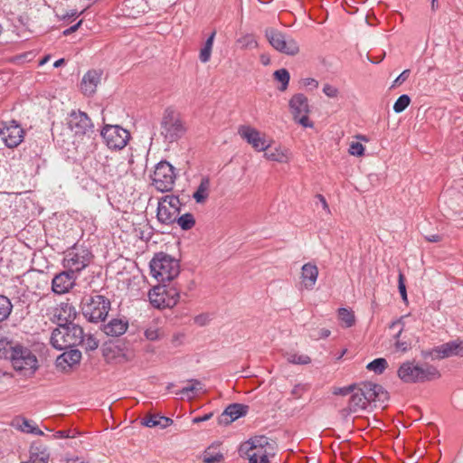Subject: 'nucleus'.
<instances>
[{"instance_id": "obj_17", "label": "nucleus", "mask_w": 463, "mask_h": 463, "mask_svg": "<svg viewBox=\"0 0 463 463\" xmlns=\"http://www.w3.org/2000/svg\"><path fill=\"white\" fill-rule=\"evenodd\" d=\"M68 125L75 136L90 137L94 133L93 124L85 112L73 111L70 114Z\"/></svg>"}, {"instance_id": "obj_11", "label": "nucleus", "mask_w": 463, "mask_h": 463, "mask_svg": "<svg viewBox=\"0 0 463 463\" xmlns=\"http://www.w3.org/2000/svg\"><path fill=\"white\" fill-rule=\"evenodd\" d=\"M175 179L174 167L168 162L161 161L156 165L152 181L157 191L164 193L172 190Z\"/></svg>"}, {"instance_id": "obj_32", "label": "nucleus", "mask_w": 463, "mask_h": 463, "mask_svg": "<svg viewBox=\"0 0 463 463\" xmlns=\"http://www.w3.org/2000/svg\"><path fill=\"white\" fill-rule=\"evenodd\" d=\"M210 179L208 177H203L200 184L193 194V198L197 203H204L210 194Z\"/></svg>"}, {"instance_id": "obj_50", "label": "nucleus", "mask_w": 463, "mask_h": 463, "mask_svg": "<svg viewBox=\"0 0 463 463\" xmlns=\"http://www.w3.org/2000/svg\"><path fill=\"white\" fill-rule=\"evenodd\" d=\"M355 387H356L355 385H349L346 387L337 388L333 392V393L335 395L345 396V395L353 392L354 391Z\"/></svg>"}, {"instance_id": "obj_44", "label": "nucleus", "mask_w": 463, "mask_h": 463, "mask_svg": "<svg viewBox=\"0 0 463 463\" xmlns=\"http://www.w3.org/2000/svg\"><path fill=\"white\" fill-rule=\"evenodd\" d=\"M80 345H82L88 351H93L98 348L99 342L95 337L91 335H84L83 342L80 343Z\"/></svg>"}, {"instance_id": "obj_16", "label": "nucleus", "mask_w": 463, "mask_h": 463, "mask_svg": "<svg viewBox=\"0 0 463 463\" xmlns=\"http://www.w3.org/2000/svg\"><path fill=\"white\" fill-rule=\"evenodd\" d=\"M238 134L256 151H266L270 147V142L266 139L265 134L250 125H241L238 128Z\"/></svg>"}, {"instance_id": "obj_31", "label": "nucleus", "mask_w": 463, "mask_h": 463, "mask_svg": "<svg viewBox=\"0 0 463 463\" xmlns=\"http://www.w3.org/2000/svg\"><path fill=\"white\" fill-rule=\"evenodd\" d=\"M455 346L453 341L444 343L440 345L435 346L430 352L433 359H444L455 356Z\"/></svg>"}, {"instance_id": "obj_23", "label": "nucleus", "mask_w": 463, "mask_h": 463, "mask_svg": "<svg viewBox=\"0 0 463 463\" xmlns=\"http://www.w3.org/2000/svg\"><path fill=\"white\" fill-rule=\"evenodd\" d=\"M101 73L97 71H89L83 76L80 83L81 90L86 96H91L96 92L100 82Z\"/></svg>"}, {"instance_id": "obj_62", "label": "nucleus", "mask_w": 463, "mask_h": 463, "mask_svg": "<svg viewBox=\"0 0 463 463\" xmlns=\"http://www.w3.org/2000/svg\"><path fill=\"white\" fill-rule=\"evenodd\" d=\"M70 463H88V462L82 458H76L71 459Z\"/></svg>"}, {"instance_id": "obj_22", "label": "nucleus", "mask_w": 463, "mask_h": 463, "mask_svg": "<svg viewBox=\"0 0 463 463\" xmlns=\"http://www.w3.org/2000/svg\"><path fill=\"white\" fill-rule=\"evenodd\" d=\"M318 277V269L313 263H306L301 268V284L305 289L311 290L314 288Z\"/></svg>"}, {"instance_id": "obj_6", "label": "nucleus", "mask_w": 463, "mask_h": 463, "mask_svg": "<svg viewBox=\"0 0 463 463\" xmlns=\"http://www.w3.org/2000/svg\"><path fill=\"white\" fill-rule=\"evenodd\" d=\"M91 251L83 245H74L68 250L63 259V266L76 275L92 261Z\"/></svg>"}, {"instance_id": "obj_39", "label": "nucleus", "mask_w": 463, "mask_h": 463, "mask_svg": "<svg viewBox=\"0 0 463 463\" xmlns=\"http://www.w3.org/2000/svg\"><path fill=\"white\" fill-rule=\"evenodd\" d=\"M287 361L293 364H308L311 359L308 355L297 353H287L285 354Z\"/></svg>"}, {"instance_id": "obj_12", "label": "nucleus", "mask_w": 463, "mask_h": 463, "mask_svg": "<svg viewBox=\"0 0 463 463\" xmlns=\"http://www.w3.org/2000/svg\"><path fill=\"white\" fill-rule=\"evenodd\" d=\"M181 203L177 196L165 195L158 203L156 217L164 224L175 222L180 213Z\"/></svg>"}, {"instance_id": "obj_36", "label": "nucleus", "mask_w": 463, "mask_h": 463, "mask_svg": "<svg viewBox=\"0 0 463 463\" xmlns=\"http://www.w3.org/2000/svg\"><path fill=\"white\" fill-rule=\"evenodd\" d=\"M18 344H14L6 339L0 340V358L12 360V357L14 354V351H16V347H18Z\"/></svg>"}, {"instance_id": "obj_26", "label": "nucleus", "mask_w": 463, "mask_h": 463, "mask_svg": "<svg viewBox=\"0 0 463 463\" xmlns=\"http://www.w3.org/2000/svg\"><path fill=\"white\" fill-rule=\"evenodd\" d=\"M12 425L24 433L33 434L36 436H43V432L35 425V423L24 417H16L14 419Z\"/></svg>"}, {"instance_id": "obj_15", "label": "nucleus", "mask_w": 463, "mask_h": 463, "mask_svg": "<svg viewBox=\"0 0 463 463\" xmlns=\"http://www.w3.org/2000/svg\"><path fill=\"white\" fill-rule=\"evenodd\" d=\"M24 131L15 120L0 123V137L8 147H16L24 140Z\"/></svg>"}, {"instance_id": "obj_14", "label": "nucleus", "mask_w": 463, "mask_h": 463, "mask_svg": "<svg viewBox=\"0 0 463 463\" xmlns=\"http://www.w3.org/2000/svg\"><path fill=\"white\" fill-rule=\"evenodd\" d=\"M289 109L296 122L304 128H313L308 118L309 105L307 98L301 93L295 94L289 100Z\"/></svg>"}, {"instance_id": "obj_41", "label": "nucleus", "mask_w": 463, "mask_h": 463, "mask_svg": "<svg viewBox=\"0 0 463 463\" xmlns=\"http://www.w3.org/2000/svg\"><path fill=\"white\" fill-rule=\"evenodd\" d=\"M388 363L384 358H376L370 362L366 368L375 373L381 374L386 369Z\"/></svg>"}, {"instance_id": "obj_57", "label": "nucleus", "mask_w": 463, "mask_h": 463, "mask_svg": "<svg viewBox=\"0 0 463 463\" xmlns=\"http://www.w3.org/2000/svg\"><path fill=\"white\" fill-rule=\"evenodd\" d=\"M212 416H213V413H207V414H204L203 416L195 417V418H194L193 422L194 423L203 422V421L210 420L212 418Z\"/></svg>"}, {"instance_id": "obj_60", "label": "nucleus", "mask_w": 463, "mask_h": 463, "mask_svg": "<svg viewBox=\"0 0 463 463\" xmlns=\"http://www.w3.org/2000/svg\"><path fill=\"white\" fill-rule=\"evenodd\" d=\"M426 240L430 242H438L441 240V236L439 234H432L426 236Z\"/></svg>"}, {"instance_id": "obj_63", "label": "nucleus", "mask_w": 463, "mask_h": 463, "mask_svg": "<svg viewBox=\"0 0 463 463\" xmlns=\"http://www.w3.org/2000/svg\"><path fill=\"white\" fill-rule=\"evenodd\" d=\"M64 63V59H59L53 63V67L58 68Z\"/></svg>"}, {"instance_id": "obj_48", "label": "nucleus", "mask_w": 463, "mask_h": 463, "mask_svg": "<svg viewBox=\"0 0 463 463\" xmlns=\"http://www.w3.org/2000/svg\"><path fill=\"white\" fill-rule=\"evenodd\" d=\"M323 92L325 93L326 96H327L328 98H335L337 97L338 95V90L337 88L330 85V84H326L324 87H323Z\"/></svg>"}, {"instance_id": "obj_20", "label": "nucleus", "mask_w": 463, "mask_h": 463, "mask_svg": "<svg viewBox=\"0 0 463 463\" xmlns=\"http://www.w3.org/2000/svg\"><path fill=\"white\" fill-rule=\"evenodd\" d=\"M249 411V406L241 403L230 404L223 412L218 417L220 425H228L239 418L245 416Z\"/></svg>"}, {"instance_id": "obj_43", "label": "nucleus", "mask_w": 463, "mask_h": 463, "mask_svg": "<svg viewBox=\"0 0 463 463\" xmlns=\"http://www.w3.org/2000/svg\"><path fill=\"white\" fill-rule=\"evenodd\" d=\"M411 99L408 95H401L394 102L393 110L396 113H401L410 105Z\"/></svg>"}, {"instance_id": "obj_51", "label": "nucleus", "mask_w": 463, "mask_h": 463, "mask_svg": "<svg viewBox=\"0 0 463 463\" xmlns=\"http://www.w3.org/2000/svg\"><path fill=\"white\" fill-rule=\"evenodd\" d=\"M455 346V356L463 357V340H453Z\"/></svg>"}, {"instance_id": "obj_47", "label": "nucleus", "mask_w": 463, "mask_h": 463, "mask_svg": "<svg viewBox=\"0 0 463 463\" xmlns=\"http://www.w3.org/2000/svg\"><path fill=\"white\" fill-rule=\"evenodd\" d=\"M398 288H399V292L402 298V299L404 301H407V292H406V287H405V283H404V277L402 275V273H399V278H398Z\"/></svg>"}, {"instance_id": "obj_53", "label": "nucleus", "mask_w": 463, "mask_h": 463, "mask_svg": "<svg viewBox=\"0 0 463 463\" xmlns=\"http://www.w3.org/2000/svg\"><path fill=\"white\" fill-rule=\"evenodd\" d=\"M316 198L319 201V203H321L323 209L327 213H330V208L328 206V203L325 198L324 195L322 194H317L316 195Z\"/></svg>"}, {"instance_id": "obj_58", "label": "nucleus", "mask_w": 463, "mask_h": 463, "mask_svg": "<svg viewBox=\"0 0 463 463\" xmlns=\"http://www.w3.org/2000/svg\"><path fill=\"white\" fill-rule=\"evenodd\" d=\"M409 345L407 342L396 341L395 347L397 350H401L402 352L407 351Z\"/></svg>"}, {"instance_id": "obj_19", "label": "nucleus", "mask_w": 463, "mask_h": 463, "mask_svg": "<svg viewBox=\"0 0 463 463\" xmlns=\"http://www.w3.org/2000/svg\"><path fill=\"white\" fill-rule=\"evenodd\" d=\"M76 275L70 270L62 271L52 279V289L55 294L67 293L75 285Z\"/></svg>"}, {"instance_id": "obj_54", "label": "nucleus", "mask_w": 463, "mask_h": 463, "mask_svg": "<svg viewBox=\"0 0 463 463\" xmlns=\"http://www.w3.org/2000/svg\"><path fill=\"white\" fill-rule=\"evenodd\" d=\"M33 463H48V456L44 453L37 455L35 458H33Z\"/></svg>"}, {"instance_id": "obj_49", "label": "nucleus", "mask_w": 463, "mask_h": 463, "mask_svg": "<svg viewBox=\"0 0 463 463\" xmlns=\"http://www.w3.org/2000/svg\"><path fill=\"white\" fill-rule=\"evenodd\" d=\"M307 391V386L305 384H297L291 391V394L294 398L298 399L302 396V394Z\"/></svg>"}, {"instance_id": "obj_24", "label": "nucleus", "mask_w": 463, "mask_h": 463, "mask_svg": "<svg viewBox=\"0 0 463 463\" xmlns=\"http://www.w3.org/2000/svg\"><path fill=\"white\" fill-rule=\"evenodd\" d=\"M203 463H223L224 452L221 443H213L208 446L202 455Z\"/></svg>"}, {"instance_id": "obj_45", "label": "nucleus", "mask_w": 463, "mask_h": 463, "mask_svg": "<svg viewBox=\"0 0 463 463\" xmlns=\"http://www.w3.org/2000/svg\"><path fill=\"white\" fill-rule=\"evenodd\" d=\"M146 338L150 341H156L159 339L160 334L156 326H149L145 330L144 333Z\"/></svg>"}, {"instance_id": "obj_4", "label": "nucleus", "mask_w": 463, "mask_h": 463, "mask_svg": "<svg viewBox=\"0 0 463 463\" xmlns=\"http://www.w3.org/2000/svg\"><path fill=\"white\" fill-rule=\"evenodd\" d=\"M80 305L85 318L93 323L104 321L110 310L109 299L101 295H85Z\"/></svg>"}, {"instance_id": "obj_33", "label": "nucleus", "mask_w": 463, "mask_h": 463, "mask_svg": "<svg viewBox=\"0 0 463 463\" xmlns=\"http://www.w3.org/2000/svg\"><path fill=\"white\" fill-rule=\"evenodd\" d=\"M264 157L270 161L286 163L288 161V150L282 146H277L269 150L267 149Z\"/></svg>"}, {"instance_id": "obj_3", "label": "nucleus", "mask_w": 463, "mask_h": 463, "mask_svg": "<svg viewBox=\"0 0 463 463\" xmlns=\"http://www.w3.org/2000/svg\"><path fill=\"white\" fill-rule=\"evenodd\" d=\"M149 266L152 276L159 282L171 281L180 272L178 260L164 252L156 253Z\"/></svg>"}, {"instance_id": "obj_37", "label": "nucleus", "mask_w": 463, "mask_h": 463, "mask_svg": "<svg viewBox=\"0 0 463 463\" xmlns=\"http://www.w3.org/2000/svg\"><path fill=\"white\" fill-rule=\"evenodd\" d=\"M338 318L345 327H351L354 325L355 317L352 310L341 307L338 309Z\"/></svg>"}, {"instance_id": "obj_18", "label": "nucleus", "mask_w": 463, "mask_h": 463, "mask_svg": "<svg viewBox=\"0 0 463 463\" xmlns=\"http://www.w3.org/2000/svg\"><path fill=\"white\" fill-rule=\"evenodd\" d=\"M51 313L52 320L56 322L58 326H66L71 323L77 314L75 307L68 302H61L53 307Z\"/></svg>"}, {"instance_id": "obj_5", "label": "nucleus", "mask_w": 463, "mask_h": 463, "mask_svg": "<svg viewBox=\"0 0 463 463\" xmlns=\"http://www.w3.org/2000/svg\"><path fill=\"white\" fill-rule=\"evenodd\" d=\"M268 445V438L255 437L240 445L239 454L241 458H246L249 463H269Z\"/></svg>"}, {"instance_id": "obj_28", "label": "nucleus", "mask_w": 463, "mask_h": 463, "mask_svg": "<svg viewBox=\"0 0 463 463\" xmlns=\"http://www.w3.org/2000/svg\"><path fill=\"white\" fill-rule=\"evenodd\" d=\"M173 422L172 419L158 414H148L141 420L142 425L148 428L159 427L160 429H165L172 425Z\"/></svg>"}, {"instance_id": "obj_55", "label": "nucleus", "mask_w": 463, "mask_h": 463, "mask_svg": "<svg viewBox=\"0 0 463 463\" xmlns=\"http://www.w3.org/2000/svg\"><path fill=\"white\" fill-rule=\"evenodd\" d=\"M304 85L311 88H317L318 81L315 79L307 78L304 80Z\"/></svg>"}, {"instance_id": "obj_9", "label": "nucleus", "mask_w": 463, "mask_h": 463, "mask_svg": "<svg viewBox=\"0 0 463 463\" xmlns=\"http://www.w3.org/2000/svg\"><path fill=\"white\" fill-rule=\"evenodd\" d=\"M265 36L270 45L281 53L294 56L299 52L298 42L294 38L287 36L278 30L272 28L267 29Z\"/></svg>"}, {"instance_id": "obj_38", "label": "nucleus", "mask_w": 463, "mask_h": 463, "mask_svg": "<svg viewBox=\"0 0 463 463\" xmlns=\"http://www.w3.org/2000/svg\"><path fill=\"white\" fill-rule=\"evenodd\" d=\"M13 309V305L10 299L3 295H0V322L8 318Z\"/></svg>"}, {"instance_id": "obj_10", "label": "nucleus", "mask_w": 463, "mask_h": 463, "mask_svg": "<svg viewBox=\"0 0 463 463\" xmlns=\"http://www.w3.org/2000/svg\"><path fill=\"white\" fill-rule=\"evenodd\" d=\"M185 132L180 116L174 110L166 109L161 122V134L169 142L179 139Z\"/></svg>"}, {"instance_id": "obj_61", "label": "nucleus", "mask_w": 463, "mask_h": 463, "mask_svg": "<svg viewBox=\"0 0 463 463\" xmlns=\"http://www.w3.org/2000/svg\"><path fill=\"white\" fill-rule=\"evenodd\" d=\"M329 335H330V331L328 329L323 328L319 332V336L322 338H326V337L329 336Z\"/></svg>"}, {"instance_id": "obj_46", "label": "nucleus", "mask_w": 463, "mask_h": 463, "mask_svg": "<svg viewBox=\"0 0 463 463\" xmlns=\"http://www.w3.org/2000/svg\"><path fill=\"white\" fill-rule=\"evenodd\" d=\"M349 153L353 156H363L364 153V146L359 142H353L350 145Z\"/></svg>"}, {"instance_id": "obj_21", "label": "nucleus", "mask_w": 463, "mask_h": 463, "mask_svg": "<svg viewBox=\"0 0 463 463\" xmlns=\"http://www.w3.org/2000/svg\"><path fill=\"white\" fill-rule=\"evenodd\" d=\"M81 359V353L77 349H71L60 354L56 359V367L62 372H68L73 365L78 364Z\"/></svg>"}, {"instance_id": "obj_13", "label": "nucleus", "mask_w": 463, "mask_h": 463, "mask_svg": "<svg viewBox=\"0 0 463 463\" xmlns=\"http://www.w3.org/2000/svg\"><path fill=\"white\" fill-rule=\"evenodd\" d=\"M149 301L156 308L173 307L179 298L175 288L167 289L165 286L154 287L148 293Z\"/></svg>"}, {"instance_id": "obj_30", "label": "nucleus", "mask_w": 463, "mask_h": 463, "mask_svg": "<svg viewBox=\"0 0 463 463\" xmlns=\"http://www.w3.org/2000/svg\"><path fill=\"white\" fill-rule=\"evenodd\" d=\"M188 383L190 384L178 391L176 395H180L181 398L186 397L190 400L203 392V384L199 380L190 379Z\"/></svg>"}, {"instance_id": "obj_59", "label": "nucleus", "mask_w": 463, "mask_h": 463, "mask_svg": "<svg viewBox=\"0 0 463 463\" xmlns=\"http://www.w3.org/2000/svg\"><path fill=\"white\" fill-rule=\"evenodd\" d=\"M55 438L57 439H66V438H70V434H69V431L67 430H59V431H56V433L54 434Z\"/></svg>"}, {"instance_id": "obj_29", "label": "nucleus", "mask_w": 463, "mask_h": 463, "mask_svg": "<svg viewBox=\"0 0 463 463\" xmlns=\"http://www.w3.org/2000/svg\"><path fill=\"white\" fill-rule=\"evenodd\" d=\"M67 332V338L69 339V344L71 346L80 345L81 342H83L84 332L83 329L73 323H70L65 326Z\"/></svg>"}, {"instance_id": "obj_7", "label": "nucleus", "mask_w": 463, "mask_h": 463, "mask_svg": "<svg viewBox=\"0 0 463 463\" xmlns=\"http://www.w3.org/2000/svg\"><path fill=\"white\" fill-rule=\"evenodd\" d=\"M14 352L11 360L14 369L24 376L32 375L38 368L36 355L29 348L21 345Z\"/></svg>"}, {"instance_id": "obj_42", "label": "nucleus", "mask_w": 463, "mask_h": 463, "mask_svg": "<svg viewBox=\"0 0 463 463\" xmlns=\"http://www.w3.org/2000/svg\"><path fill=\"white\" fill-rule=\"evenodd\" d=\"M274 78L281 83L279 90L284 91L287 90L290 75L286 69H279L274 72Z\"/></svg>"}, {"instance_id": "obj_52", "label": "nucleus", "mask_w": 463, "mask_h": 463, "mask_svg": "<svg viewBox=\"0 0 463 463\" xmlns=\"http://www.w3.org/2000/svg\"><path fill=\"white\" fill-rule=\"evenodd\" d=\"M410 75V70H404L393 81L392 87L403 83Z\"/></svg>"}, {"instance_id": "obj_25", "label": "nucleus", "mask_w": 463, "mask_h": 463, "mask_svg": "<svg viewBox=\"0 0 463 463\" xmlns=\"http://www.w3.org/2000/svg\"><path fill=\"white\" fill-rule=\"evenodd\" d=\"M66 336L67 332L65 326H59V327L52 331L50 343L57 350L66 349L71 347L69 339Z\"/></svg>"}, {"instance_id": "obj_27", "label": "nucleus", "mask_w": 463, "mask_h": 463, "mask_svg": "<svg viewBox=\"0 0 463 463\" xmlns=\"http://www.w3.org/2000/svg\"><path fill=\"white\" fill-rule=\"evenodd\" d=\"M128 327L127 320L122 318L111 319L108 324L104 326V333L110 336H119L123 335Z\"/></svg>"}, {"instance_id": "obj_35", "label": "nucleus", "mask_w": 463, "mask_h": 463, "mask_svg": "<svg viewBox=\"0 0 463 463\" xmlns=\"http://www.w3.org/2000/svg\"><path fill=\"white\" fill-rule=\"evenodd\" d=\"M236 44L242 49H254L258 47V42L252 33H243L236 40Z\"/></svg>"}, {"instance_id": "obj_2", "label": "nucleus", "mask_w": 463, "mask_h": 463, "mask_svg": "<svg viewBox=\"0 0 463 463\" xmlns=\"http://www.w3.org/2000/svg\"><path fill=\"white\" fill-rule=\"evenodd\" d=\"M399 378L406 383L430 382L440 377V373L432 364L405 362L398 369Z\"/></svg>"}, {"instance_id": "obj_56", "label": "nucleus", "mask_w": 463, "mask_h": 463, "mask_svg": "<svg viewBox=\"0 0 463 463\" xmlns=\"http://www.w3.org/2000/svg\"><path fill=\"white\" fill-rule=\"evenodd\" d=\"M81 23H82V21H79L76 24H74V25L71 26L70 28L66 29L63 32V34L64 35H69V34L74 33L80 26Z\"/></svg>"}, {"instance_id": "obj_64", "label": "nucleus", "mask_w": 463, "mask_h": 463, "mask_svg": "<svg viewBox=\"0 0 463 463\" xmlns=\"http://www.w3.org/2000/svg\"><path fill=\"white\" fill-rule=\"evenodd\" d=\"M260 60H261V62L264 64V65H268L269 62V59L268 57H266L265 55H261L260 56Z\"/></svg>"}, {"instance_id": "obj_8", "label": "nucleus", "mask_w": 463, "mask_h": 463, "mask_svg": "<svg viewBox=\"0 0 463 463\" xmlns=\"http://www.w3.org/2000/svg\"><path fill=\"white\" fill-rule=\"evenodd\" d=\"M100 135L107 146L112 150L123 149L130 139V133L119 125L105 124Z\"/></svg>"}, {"instance_id": "obj_40", "label": "nucleus", "mask_w": 463, "mask_h": 463, "mask_svg": "<svg viewBox=\"0 0 463 463\" xmlns=\"http://www.w3.org/2000/svg\"><path fill=\"white\" fill-rule=\"evenodd\" d=\"M175 222L184 231L192 229L195 224V220L192 213H184L177 216Z\"/></svg>"}, {"instance_id": "obj_1", "label": "nucleus", "mask_w": 463, "mask_h": 463, "mask_svg": "<svg viewBox=\"0 0 463 463\" xmlns=\"http://www.w3.org/2000/svg\"><path fill=\"white\" fill-rule=\"evenodd\" d=\"M387 400L388 393L383 386L373 383H362L352 392L347 410L349 413H355L365 410L372 402L383 403Z\"/></svg>"}, {"instance_id": "obj_34", "label": "nucleus", "mask_w": 463, "mask_h": 463, "mask_svg": "<svg viewBox=\"0 0 463 463\" xmlns=\"http://www.w3.org/2000/svg\"><path fill=\"white\" fill-rule=\"evenodd\" d=\"M216 32L213 31L205 41L203 48L200 51L199 59L203 63H206L211 59L212 50L215 38Z\"/></svg>"}]
</instances>
